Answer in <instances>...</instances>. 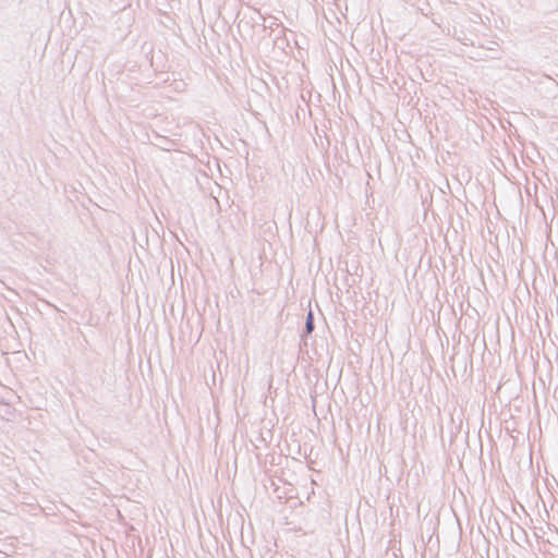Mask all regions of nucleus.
I'll list each match as a JSON object with an SVG mask.
<instances>
[{"label": "nucleus", "mask_w": 558, "mask_h": 558, "mask_svg": "<svg viewBox=\"0 0 558 558\" xmlns=\"http://www.w3.org/2000/svg\"><path fill=\"white\" fill-rule=\"evenodd\" d=\"M314 330H315V318H314L313 311L310 308V311L307 312L306 317H305V325H304L302 332H304V336H311Z\"/></svg>", "instance_id": "f257e3e1"}, {"label": "nucleus", "mask_w": 558, "mask_h": 558, "mask_svg": "<svg viewBox=\"0 0 558 558\" xmlns=\"http://www.w3.org/2000/svg\"><path fill=\"white\" fill-rule=\"evenodd\" d=\"M308 337L310 336H304V332H301V341H300V344H299V348H300V353L302 354V359H305V356L313 361L314 360V356L311 354L310 350H308Z\"/></svg>", "instance_id": "f03ea898"}, {"label": "nucleus", "mask_w": 558, "mask_h": 558, "mask_svg": "<svg viewBox=\"0 0 558 558\" xmlns=\"http://www.w3.org/2000/svg\"><path fill=\"white\" fill-rule=\"evenodd\" d=\"M347 319L343 313H341V318L336 316V320L333 323V327L338 332H342L344 336L347 335Z\"/></svg>", "instance_id": "7ed1b4c3"}, {"label": "nucleus", "mask_w": 558, "mask_h": 558, "mask_svg": "<svg viewBox=\"0 0 558 558\" xmlns=\"http://www.w3.org/2000/svg\"><path fill=\"white\" fill-rule=\"evenodd\" d=\"M344 422H345V425L349 426V417L348 416L344 417Z\"/></svg>", "instance_id": "20e7f679"}, {"label": "nucleus", "mask_w": 558, "mask_h": 558, "mask_svg": "<svg viewBox=\"0 0 558 558\" xmlns=\"http://www.w3.org/2000/svg\"><path fill=\"white\" fill-rule=\"evenodd\" d=\"M345 531L349 532L348 522L345 521Z\"/></svg>", "instance_id": "39448f33"}]
</instances>
